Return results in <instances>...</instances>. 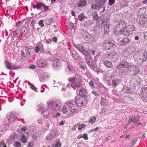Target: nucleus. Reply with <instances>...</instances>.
<instances>
[{
    "instance_id": "nucleus-1",
    "label": "nucleus",
    "mask_w": 147,
    "mask_h": 147,
    "mask_svg": "<svg viewBox=\"0 0 147 147\" xmlns=\"http://www.w3.org/2000/svg\"><path fill=\"white\" fill-rule=\"evenodd\" d=\"M81 77L80 76L76 75L73 77L69 78L68 80L70 82H72L71 84V86L74 89L76 88L79 89L81 86L82 82Z\"/></svg>"
},
{
    "instance_id": "nucleus-2",
    "label": "nucleus",
    "mask_w": 147,
    "mask_h": 147,
    "mask_svg": "<svg viewBox=\"0 0 147 147\" xmlns=\"http://www.w3.org/2000/svg\"><path fill=\"white\" fill-rule=\"evenodd\" d=\"M134 56L136 57L139 60H142L143 62L146 60L147 58V54L145 51L143 50L139 51L138 54L137 55L135 54Z\"/></svg>"
},
{
    "instance_id": "nucleus-3",
    "label": "nucleus",
    "mask_w": 147,
    "mask_h": 147,
    "mask_svg": "<svg viewBox=\"0 0 147 147\" xmlns=\"http://www.w3.org/2000/svg\"><path fill=\"white\" fill-rule=\"evenodd\" d=\"M109 19L108 18L104 19L102 22L101 29H104V32L105 34H107L109 28Z\"/></svg>"
},
{
    "instance_id": "nucleus-4",
    "label": "nucleus",
    "mask_w": 147,
    "mask_h": 147,
    "mask_svg": "<svg viewBox=\"0 0 147 147\" xmlns=\"http://www.w3.org/2000/svg\"><path fill=\"white\" fill-rule=\"evenodd\" d=\"M65 104L67 105L68 109L72 113H75L78 110L77 105L74 102H67Z\"/></svg>"
},
{
    "instance_id": "nucleus-5",
    "label": "nucleus",
    "mask_w": 147,
    "mask_h": 147,
    "mask_svg": "<svg viewBox=\"0 0 147 147\" xmlns=\"http://www.w3.org/2000/svg\"><path fill=\"white\" fill-rule=\"evenodd\" d=\"M135 30V27L133 25H131L128 27L127 28L123 30L121 32V33L126 36H127L131 34Z\"/></svg>"
},
{
    "instance_id": "nucleus-6",
    "label": "nucleus",
    "mask_w": 147,
    "mask_h": 147,
    "mask_svg": "<svg viewBox=\"0 0 147 147\" xmlns=\"http://www.w3.org/2000/svg\"><path fill=\"white\" fill-rule=\"evenodd\" d=\"M61 105V102L58 100H54L51 101V107L54 110H57L59 109Z\"/></svg>"
},
{
    "instance_id": "nucleus-7",
    "label": "nucleus",
    "mask_w": 147,
    "mask_h": 147,
    "mask_svg": "<svg viewBox=\"0 0 147 147\" xmlns=\"http://www.w3.org/2000/svg\"><path fill=\"white\" fill-rule=\"evenodd\" d=\"M115 45V42L113 40H109L107 41L104 44L103 46L105 47L106 49L109 50L110 48H112Z\"/></svg>"
},
{
    "instance_id": "nucleus-8",
    "label": "nucleus",
    "mask_w": 147,
    "mask_h": 147,
    "mask_svg": "<svg viewBox=\"0 0 147 147\" xmlns=\"http://www.w3.org/2000/svg\"><path fill=\"white\" fill-rule=\"evenodd\" d=\"M77 49L83 55H85L87 54V50L84 48V47L81 44L78 45L76 46Z\"/></svg>"
},
{
    "instance_id": "nucleus-9",
    "label": "nucleus",
    "mask_w": 147,
    "mask_h": 147,
    "mask_svg": "<svg viewBox=\"0 0 147 147\" xmlns=\"http://www.w3.org/2000/svg\"><path fill=\"white\" fill-rule=\"evenodd\" d=\"M106 0H96L95 2L96 4H98L99 6V9L100 10L101 8L103 9L102 11H104L105 7L104 4Z\"/></svg>"
},
{
    "instance_id": "nucleus-10",
    "label": "nucleus",
    "mask_w": 147,
    "mask_h": 147,
    "mask_svg": "<svg viewBox=\"0 0 147 147\" xmlns=\"http://www.w3.org/2000/svg\"><path fill=\"white\" fill-rule=\"evenodd\" d=\"M86 60L88 65L90 68L94 65V63L92 59L89 55H87L86 57Z\"/></svg>"
},
{
    "instance_id": "nucleus-11",
    "label": "nucleus",
    "mask_w": 147,
    "mask_h": 147,
    "mask_svg": "<svg viewBox=\"0 0 147 147\" xmlns=\"http://www.w3.org/2000/svg\"><path fill=\"white\" fill-rule=\"evenodd\" d=\"M142 91L143 94L142 98V100L143 102H147V87H143Z\"/></svg>"
},
{
    "instance_id": "nucleus-12",
    "label": "nucleus",
    "mask_w": 147,
    "mask_h": 147,
    "mask_svg": "<svg viewBox=\"0 0 147 147\" xmlns=\"http://www.w3.org/2000/svg\"><path fill=\"white\" fill-rule=\"evenodd\" d=\"M76 92L82 97L86 96L87 94L86 91L83 88L77 89Z\"/></svg>"
},
{
    "instance_id": "nucleus-13",
    "label": "nucleus",
    "mask_w": 147,
    "mask_h": 147,
    "mask_svg": "<svg viewBox=\"0 0 147 147\" xmlns=\"http://www.w3.org/2000/svg\"><path fill=\"white\" fill-rule=\"evenodd\" d=\"M130 68L131 72H132V71L134 72V73L133 74H132V75H136L140 72V70H139L138 68L135 66H131L130 67Z\"/></svg>"
},
{
    "instance_id": "nucleus-14",
    "label": "nucleus",
    "mask_w": 147,
    "mask_h": 147,
    "mask_svg": "<svg viewBox=\"0 0 147 147\" xmlns=\"http://www.w3.org/2000/svg\"><path fill=\"white\" fill-rule=\"evenodd\" d=\"M37 65L39 67H43L46 64V62L43 59H40L36 62Z\"/></svg>"
},
{
    "instance_id": "nucleus-15",
    "label": "nucleus",
    "mask_w": 147,
    "mask_h": 147,
    "mask_svg": "<svg viewBox=\"0 0 147 147\" xmlns=\"http://www.w3.org/2000/svg\"><path fill=\"white\" fill-rule=\"evenodd\" d=\"M87 4V2L86 0H80L79 2L76 4L77 7H82L85 6Z\"/></svg>"
},
{
    "instance_id": "nucleus-16",
    "label": "nucleus",
    "mask_w": 147,
    "mask_h": 147,
    "mask_svg": "<svg viewBox=\"0 0 147 147\" xmlns=\"http://www.w3.org/2000/svg\"><path fill=\"white\" fill-rule=\"evenodd\" d=\"M16 118V117L15 116V115L10 113L9 115L7 116L6 118L7 119V121L8 122H9L14 121Z\"/></svg>"
},
{
    "instance_id": "nucleus-17",
    "label": "nucleus",
    "mask_w": 147,
    "mask_h": 147,
    "mask_svg": "<svg viewBox=\"0 0 147 147\" xmlns=\"http://www.w3.org/2000/svg\"><path fill=\"white\" fill-rule=\"evenodd\" d=\"M49 77L48 75L45 73H43L41 74L39 77V80L40 82H43L45 81Z\"/></svg>"
},
{
    "instance_id": "nucleus-18",
    "label": "nucleus",
    "mask_w": 147,
    "mask_h": 147,
    "mask_svg": "<svg viewBox=\"0 0 147 147\" xmlns=\"http://www.w3.org/2000/svg\"><path fill=\"white\" fill-rule=\"evenodd\" d=\"M111 55L112 60L113 61H115L118 58L119 55L117 53L114 51H113L111 52Z\"/></svg>"
},
{
    "instance_id": "nucleus-19",
    "label": "nucleus",
    "mask_w": 147,
    "mask_h": 147,
    "mask_svg": "<svg viewBox=\"0 0 147 147\" xmlns=\"http://www.w3.org/2000/svg\"><path fill=\"white\" fill-rule=\"evenodd\" d=\"M129 42L130 40L129 38L127 37H126L121 40L120 42V43L121 45H123L127 44Z\"/></svg>"
},
{
    "instance_id": "nucleus-20",
    "label": "nucleus",
    "mask_w": 147,
    "mask_h": 147,
    "mask_svg": "<svg viewBox=\"0 0 147 147\" xmlns=\"http://www.w3.org/2000/svg\"><path fill=\"white\" fill-rule=\"evenodd\" d=\"M50 133L54 138L56 137L59 135V133L57 129H53L51 131Z\"/></svg>"
},
{
    "instance_id": "nucleus-21",
    "label": "nucleus",
    "mask_w": 147,
    "mask_h": 147,
    "mask_svg": "<svg viewBox=\"0 0 147 147\" xmlns=\"http://www.w3.org/2000/svg\"><path fill=\"white\" fill-rule=\"evenodd\" d=\"M145 22H147V18L145 17H142L140 20L139 24L142 26H144Z\"/></svg>"
},
{
    "instance_id": "nucleus-22",
    "label": "nucleus",
    "mask_w": 147,
    "mask_h": 147,
    "mask_svg": "<svg viewBox=\"0 0 147 147\" xmlns=\"http://www.w3.org/2000/svg\"><path fill=\"white\" fill-rule=\"evenodd\" d=\"M28 33V30L24 27H22L20 31V34L21 35H25Z\"/></svg>"
},
{
    "instance_id": "nucleus-23",
    "label": "nucleus",
    "mask_w": 147,
    "mask_h": 147,
    "mask_svg": "<svg viewBox=\"0 0 147 147\" xmlns=\"http://www.w3.org/2000/svg\"><path fill=\"white\" fill-rule=\"evenodd\" d=\"M121 63L123 68H128L130 66V64L126 61H122L121 62Z\"/></svg>"
},
{
    "instance_id": "nucleus-24",
    "label": "nucleus",
    "mask_w": 147,
    "mask_h": 147,
    "mask_svg": "<svg viewBox=\"0 0 147 147\" xmlns=\"http://www.w3.org/2000/svg\"><path fill=\"white\" fill-rule=\"evenodd\" d=\"M83 35L84 38L87 40H88L89 39L91 38L92 37L90 34L86 32L83 33Z\"/></svg>"
},
{
    "instance_id": "nucleus-25",
    "label": "nucleus",
    "mask_w": 147,
    "mask_h": 147,
    "mask_svg": "<svg viewBox=\"0 0 147 147\" xmlns=\"http://www.w3.org/2000/svg\"><path fill=\"white\" fill-rule=\"evenodd\" d=\"M103 63L105 65L108 67H111L113 65L111 62H110L109 61L105 60L104 61Z\"/></svg>"
},
{
    "instance_id": "nucleus-26",
    "label": "nucleus",
    "mask_w": 147,
    "mask_h": 147,
    "mask_svg": "<svg viewBox=\"0 0 147 147\" xmlns=\"http://www.w3.org/2000/svg\"><path fill=\"white\" fill-rule=\"evenodd\" d=\"M71 54L73 57L74 58L75 60H77L78 58V54L76 53V52L75 50H73L71 52Z\"/></svg>"
},
{
    "instance_id": "nucleus-27",
    "label": "nucleus",
    "mask_w": 147,
    "mask_h": 147,
    "mask_svg": "<svg viewBox=\"0 0 147 147\" xmlns=\"http://www.w3.org/2000/svg\"><path fill=\"white\" fill-rule=\"evenodd\" d=\"M53 63V65L54 67H59L60 64V62L58 59H55Z\"/></svg>"
},
{
    "instance_id": "nucleus-28",
    "label": "nucleus",
    "mask_w": 147,
    "mask_h": 147,
    "mask_svg": "<svg viewBox=\"0 0 147 147\" xmlns=\"http://www.w3.org/2000/svg\"><path fill=\"white\" fill-rule=\"evenodd\" d=\"M101 100L100 101V104L103 105H106L108 103V101L104 97L102 96L101 97Z\"/></svg>"
},
{
    "instance_id": "nucleus-29",
    "label": "nucleus",
    "mask_w": 147,
    "mask_h": 147,
    "mask_svg": "<svg viewBox=\"0 0 147 147\" xmlns=\"http://www.w3.org/2000/svg\"><path fill=\"white\" fill-rule=\"evenodd\" d=\"M44 5V4L41 3H37L35 7L38 9L41 10L42 9V8L43 7Z\"/></svg>"
},
{
    "instance_id": "nucleus-30",
    "label": "nucleus",
    "mask_w": 147,
    "mask_h": 147,
    "mask_svg": "<svg viewBox=\"0 0 147 147\" xmlns=\"http://www.w3.org/2000/svg\"><path fill=\"white\" fill-rule=\"evenodd\" d=\"M67 105L65 104V105L63 106L61 111L63 113L66 114L68 112V110Z\"/></svg>"
},
{
    "instance_id": "nucleus-31",
    "label": "nucleus",
    "mask_w": 147,
    "mask_h": 147,
    "mask_svg": "<svg viewBox=\"0 0 147 147\" xmlns=\"http://www.w3.org/2000/svg\"><path fill=\"white\" fill-rule=\"evenodd\" d=\"M5 63L6 66V67L8 69H12V67L11 63L9 62L8 61H6L5 62Z\"/></svg>"
},
{
    "instance_id": "nucleus-32",
    "label": "nucleus",
    "mask_w": 147,
    "mask_h": 147,
    "mask_svg": "<svg viewBox=\"0 0 147 147\" xmlns=\"http://www.w3.org/2000/svg\"><path fill=\"white\" fill-rule=\"evenodd\" d=\"M38 110L41 111L42 113L46 111V110L44 109L43 105H42L40 104L38 107V108L37 109Z\"/></svg>"
},
{
    "instance_id": "nucleus-33",
    "label": "nucleus",
    "mask_w": 147,
    "mask_h": 147,
    "mask_svg": "<svg viewBox=\"0 0 147 147\" xmlns=\"http://www.w3.org/2000/svg\"><path fill=\"white\" fill-rule=\"evenodd\" d=\"M26 51L27 54L26 55V58L28 59L30 58V57L31 56L30 52H31V49H26Z\"/></svg>"
},
{
    "instance_id": "nucleus-34",
    "label": "nucleus",
    "mask_w": 147,
    "mask_h": 147,
    "mask_svg": "<svg viewBox=\"0 0 147 147\" xmlns=\"http://www.w3.org/2000/svg\"><path fill=\"white\" fill-rule=\"evenodd\" d=\"M85 18L86 17L82 13L81 14L78 16V19L81 22L83 21Z\"/></svg>"
},
{
    "instance_id": "nucleus-35",
    "label": "nucleus",
    "mask_w": 147,
    "mask_h": 147,
    "mask_svg": "<svg viewBox=\"0 0 147 147\" xmlns=\"http://www.w3.org/2000/svg\"><path fill=\"white\" fill-rule=\"evenodd\" d=\"M118 79H117L116 80H113L112 81V85L114 86H116L117 84H119Z\"/></svg>"
},
{
    "instance_id": "nucleus-36",
    "label": "nucleus",
    "mask_w": 147,
    "mask_h": 147,
    "mask_svg": "<svg viewBox=\"0 0 147 147\" xmlns=\"http://www.w3.org/2000/svg\"><path fill=\"white\" fill-rule=\"evenodd\" d=\"M129 89L127 87H123V92L125 93L128 94L129 92Z\"/></svg>"
},
{
    "instance_id": "nucleus-37",
    "label": "nucleus",
    "mask_w": 147,
    "mask_h": 147,
    "mask_svg": "<svg viewBox=\"0 0 147 147\" xmlns=\"http://www.w3.org/2000/svg\"><path fill=\"white\" fill-rule=\"evenodd\" d=\"M51 21H53V19L52 18L47 20L45 22V24L47 25H50L51 24Z\"/></svg>"
},
{
    "instance_id": "nucleus-38",
    "label": "nucleus",
    "mask_w": 147,
    "mask_h": 147,
    "mask_svg": "<svg viewBox=\"0 0 147 147\" xmlns=\"http://www.w3.org/2000/svg\"><path fill=\"white\" fill-rule=\"evenodd\" d=\"M104 59H112L111 52L108 54H106L104 56Z\"/></svg>"
},
{
    "instance_id": "nucleus-39",
    "label": "nucleus",
    "mask_w": 147,
    "mask_h": 147,
    "mask_svg": "<svg viewBox=\"0 0 147 147\" xmlns=\"http://www.w3.org/2000/svg\"><path fill=\"white\" fill-rule=\"evenodd\" d=\"M79 66L80 68L83 69H84V68L86 67V64L84 62L80 63H79Z\"/></svg>"
},
{
    "instance_id": "nucleus-40",
    "label": "nucleus",
    "mask_w": 147,
    "mask_h": 147,
    "mask_svg": "<svg viewBox=\"0 0 147 147\" xmlns=\"http://www.w3.org/2000/svg\"><path fill=\"white\" fill-rule=\"evenodd\" d=\"M96 119V117H92L89 120V123L92 124L95 122Z\"/></svg>"
},
{
    "instance_id": "nucleus-41",
    "label": "nucleus",
    "mask_w": 147,
    "mask_h": 147,
    "mask_svg": "<svg viewBox=\"0 0 147 147\" xmlns=\"http://www.w3.org/2000/svg\"><path fill=\"white\" fill-rule=\"evenodd\" d=\"M19 32V30H17L14 31L13 33V35L15 37L17 38L18 36V34Z\"/></svg>"
},
{
    "instance_id": "nucleus-42",
    "label": "nucleus",
    "mask_w": 147,
    "mask_h": 147,
    "mask_svg": "<svg viewBox=\"0 0 147 147\" xmlns=\"http://www.w3.org/2000/svg\"><path fill=\"white\" fill-rule=\"evenodd\" d=\"M46 139L48 140H50L54 138L50 133L46 137Z\"/></svg>"
},
{
    "instance_id": "nucleus-43",
    "label": "nucleus",
    "mask_w": 147,
    "mask_h": 147,
    "mask_svg": "<svg viewBox=\"0 0 147 147\" xmlns=\"http://www.w3.org/2000/svg\"><path fill=\"white\" fill-rule=\"evenodd\" d=\"M68 69L69 70V71H68L73 72V71H74V69H73L72 67L71 66L70 64H69L68 65Z\"/></svg>"
},
{
    "instance_id": "nucleus-44",
    "label": "nucleus",
    "mask_w": 147,
    "mask_h": 147,
    "mask_svg": "<svg viewBox=\"0 0 147 147\" xmlns=\"http://www.w3.org/2000/svg\"><path fill=\"white\" fill-rule=\"evenodd\" d=\"M11 136L12 139H15L18 137V135L17 134L14 133L11 134Z\"/></svg>"
},
{
    "instance_id": "nucleus-45",
    "label": "nucleus",
    "mask_w": 147,
    "mask_h": 147,
    "mask_svg": "<svg viewBox=\"0 0 147 147\" xmlns=\"http://www.w3.org/2000/svg\"><path fill=\"white\" fill-rule=\"evenodd\" d=\"M14 145L16 147H21V144L20 143L17 142H14Z\"/></svg>"
},
{
    "instance_id": "nucleus-46",
    "label": "nucleus",
    "mask_w": 147,
    "mask_h": 147,
    "mask_svg": "<svg viewBox=\"0 0 147 147\" xmlns=\"http://www.w3.org/2000/svg\"><path fill=\"white\" fill-rule=\"evenodd\" d=\"M21 140L23 143H24L26 142L27 141L26 138L24 137V135H22L21 138Z\"/></svg>"
},
{
    "instance_id": "nucleus-47",
    "label": "nucleus",
    "mask_w": 147,
    "mask_h": 147,
    "mask_svg": "<svg viewBox=\"0 0 147 147\" xmlns=\"http://www.w3.org/2000/svg\"><path fill=\"white\" fill-rule=\"evenodd\" d=\"M115 2V0H109V5L110 6H111L114 4Z\"/></svg>"
},
{
    "instance_id": "nucleus-48",
    "label": "nucleus",
    "mask_w": 147,
    "mask_h": 147,
    "mask_svg": "<svg viewBox=\"0 0 147 147\" xmlns=\"http://www.w3.org/2000/svg\"><path fill=\"white\" fill-rule=\"evenodd\" d=\"M38 136V134L36 133H34L32 136V138L34 140H36L37 137Z\"/></svg>"
},
{
    "instance_id": "nucleus-49",
    "label": "nucleus",
    "mask_w": 147,
    "mask_h": 147,
    "mask_svg": "<svg viewBox=\"0 0 147 147\" xmlns=\"http://www.w3.org/2000/svg\"><path fill=\"white\" fill-rule=\"evenodd\" d=\"M91 7L92 8H94V9H97L98 8L99 9V5H98V4H92V6Z\"/></svg>"
},
{
    "instance_id": "nucleus-50",
    "label": "nucleus",
    "mask_w": 147,
    "mask_h": 147,
    "mask_svg": "<svg viewBox=\"0 0 147 147\" xmlns=\"http://www.w3.org/2000/svg\"><path fill=\"white\" fill-rule=\"evenodd\" d=\"M43 20H40L38 22V24L41 27H43L44 25V24L43 23Z\"/></svg>"
},
{
    "instance_id": "nucleus-51",
    "label": "nucleus",
    "mask_w": 147,
    "mask_h": 147,
    "mask_svg": "<svg viewBox=\"0 0 147 147\" xmlns=\"http://www.w3.org/2000/svg\"><path fill=\"white\" fill-rule=\"evenodd\" d=\"M86 126L85 124H82L79 126L78 129L79 130H81L84 127Z\"/></svg>"
},
{
    "instance_id": "nucleus-52",
    "label": "nucleus",
    "mask_w": 147,
    "mask_h": 147,
    "mask_svg": "<svg viewBox=\"0 0 147 147\" xmlns=\"http://www.w3.org/2000/svg\"><path fill=\"white\" fill-rule=\"evenodd\" d=\"M116 68L118 69H121L122 68H123V67L122 66V65H121V63L120 64H119V65H117L116 67Z\"/></svg>"
},
{
    "instance_id": "nucleus-53",
    "label": "nucleus",
    "mask_w": 147,
    "mask_h": 147,
    "mask_svg": "<svg viewBox=\"0 0 147 147\" xmlns=\"http://www.w3.org/2000/svg\"><path fill=\"white\" fill-rule=\"evenodd\" d=\"M61 146V144L60 142H58L55 144L54 147H60Z\"/></svg>"
},
{
    "instance_id": "nucleus-54",
    "label": "nucleus",
    "mask_w": 147,
    "mask_h": 147,
    "mask_svg": "<svg viewBox=\"0 0 147 147\" xmlns=\"http://www.w3.org/2000/svg\"><path fill=\"white\" fill-rule=\"evenodd\" d=\"M83 138L86 140L88 139V136L86 134H84L82 136Z\"/></svg>"
},
{
    "instance_id": "nucleus-55",
    "label": "nucleus",
    "mask_w": 147,
    "mask_h": 147,
    "mask_svg": "<svg viewBox=\"0 0 147 147\" xmlns=\"http://www.w3.org/2000/svg\"><path fill=\"white\" fill-rule=\"evenodd\" d=\"M132 122L134 123V119L131 117L128 120V124H130Z\"/></svg>"
},
{
    "instance_id": "nucleus-56",
    "label": "nucleus",
    "mask_w": 147,
    "mask_h": 147,
    "mask_svg": "<svg viewBox=\"0 0 147 147\" xmlns=\"http://www.w3.org/2000/svg\"><path fill=\"white\" fill-rule=\"evenodd\" d=\"M98 16L96 14H94L93 16V19L95 20H98Z\"/></svg>"
},
{
    "instance_id": "nucleus-57",
    "label": "nucleus",
    "mask_w": 147,
    "mask_h": 147,
    "mask_svg": "<svg viewBox=\"0 0 147 147\" xmlns=\"http://www.w3.org/2000/svg\"><path fill=\"white\" fill-rule=\"evenodd\" d=\"M40 50V49L39 47H36L34 49V51L36 53H37Z\"/></svg>"
},
{
    "instance_id": "nucleus-58",
    "label": "nucleus",
    "mask_w": 147,
    "mask_h": 147,
    "mask_svg": "<svg viewBox=\"0 0 147 147\" xmlns=\"http://www.w3.org/2000/svg\"><path fill=\"white\" fill-rule=\"evenodd\" d=\"M43 7H44V10L45 11H47L49 10V6H45V5H44V6Z\"/></svg>"
},
{
    "instance_id": "nucleus-59",
    "label": "nucleus",
    "mask_w": 147,
    "mask_h": 147,
    "mask_svg": "<svg viewBox=\"0 0 147 147\" xmlns=\"http://www.w3.org/2000/svg\"><path fill=\"white\" fill-rule=\"evenodd\" d=\"M0 147H6V146L4 144V143L2 142L0 143Z\"/></svg>"
},
{
    "instance_id": "nucleus-60",
    "label": "nucleus",
    "mask_w": 147,
    "mask_h": 147,
    "mask_svg": "<svg viewBox=\"0 0 147 147\" xmlns=\"http://www.w3.org/2000/svg\"><path fill=\"white\" fill-rule=\"evenodd\" d=\"M124 22V21H121L119 22V26H120V27L122 26L123 24V23Z\"/></svg>"
},
{
    "instance_id": "nucleus-61",
    "label": "nucleus",
    "mask_w": 147,
    "mask_h": 147,
    "mask_svg": "<svg viewBox=\"0 0 147 147\" xmlns=\"http://www.w3.org/2000/svg\"><path fill=\"white\" fill-rule=\"evenodd\" d=\"M74 25V24L72 23H70L69 25V27L71 29H73Z\"/></svg>"
},
{
    "instance_id": "nucleus-62",
    "label": "nucleus",
    "mask_w": 147,
    "mask_h": 147,
    "mask_svg": "<svg viewBox=\"0 0 147 147\" xmlns=\"http://www.w3.org/2000/svg\"><path fill=\"white\" fill-rule=\"evenodd\" d=\"M30 87H31V89H32V90H34L36 92H37V88H36V87H35L34 86H31Z\"/></svg>"
},
{
    "instance_id": "nucleus-63",
    "label": "nucleus",
    "mask_w": 147,
    "mask_h": 147,
    "mask_svg": "<svg viewBox=\"0 0 147 147\" xmlns=\"http://www.w3.org/2000/svg\"><path fill=\"white\" fill-rule=\"evenodd\" d=\"M27 129V127L25 126L22 127L21 128V129L22 131H25Z\"/></svg>"
},
{
    "instance_id": "nucleus-64",
    "label": "nucleus",
    "mask_w": 147,
    "mask_h": 147,
    "mask_svg": "<svg viewBox=\"0 0 147 147\" xmlns=\"http://www.w3.org/2000/svg\"><path fill=\"white\" fill-rule=\"evenodd\" d=\"M90 85L92 87L94 86V83L91 80L89 82Z\"/></svg>"
}]
</instances>
